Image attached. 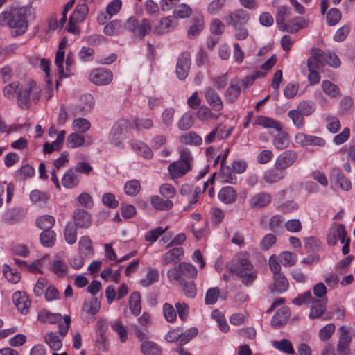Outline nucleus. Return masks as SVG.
I'll return each instance as SVG.
<instances>
[{
    "label": "nucleus",
    "mask_w": 355,
    "mask_h": 355,
    "mask_svg": "<svg viewBox=\"0 0 355 355\" xmlns=\"http://www.w3.org/2000/svg\"><path fill=\"white\" fill-rule=\"evenodd\" d=\"M230 270L245 286H251L257 277V270L250 263L248 254L245 252H239L236 255Z\"/></svg>",
    "instance_id": "f257e3e1"
},
{
    "label": "nucleus",
    "mask_w": 355,
    "mask_h": 355,
    "mask_svg": "<svg viewBox=\"0 0 355 355\" xmlns=\"http://www.w3.org/2000/svg\"><path fill=\"white\" fill-rule=\"evenodd\" d=\"M31 8H20L12 11H4L0 14V25L8 26L12 29L13 36L23 35L28 28L26 14Z\"/></svg>",
    "instance_id": "f03ea898"
},
{
    "label": "nucleus",
    "mask_w": 355,
    "mask_h": 355,
    "mask_svg": "<svg viewBox=\"0 0 355 355\" xmlns=\"http://www.w3.org/2000/svg\"><path fill=\"white\" fill-rule=\"evenodd\" d=\"M41 96V90L35 81L31 80L26 84L21 85L17 92V104L22 109H27L31 101L37 102Z\"/></svg>",
    "instance_id": "7ed1b4c3"
},
{
    "label": "nucleus",
    "mask_w": 355,
    "mask_h": 355,
    "mask_svg": "<svg viewBox=\"0 0 355 355\" xmlns=\"http://www.w3.org/2000/svg\"><path fill=\"white\" fill-rule=\"evenodd\" d=\"M197 273L194 266L187 262H180L178 266L168 270L166 275L169 282L182 284L186 279L195 277Z\"/></svg>",
    "instance_id": "20e7f679"
},
{
    "label": "nucleus",
    "mask_w": 355,
    "mask_h": 355,
    "mask_svg": "<svg viewBox=\"0 0 355 355\" xmlns=\"http://www.w3.org/2000/svg\"><path fill=\"white\" fill-rule=\"evenodd\" d=\"M71 319L69 315H65L64 322L59 324L58 332H50L45 335L44 341L53 351H58L62 346V340L68 333L70 327Z\"/></svg>",
    "instance_id": "39448f33"
},
{
    "label": "nucleus",
    "mask_w": 355,
    "mask_h": 355,
    "mask_svg": "<svg viewBox=\"0 0 355 355\" xmlns=\"http://www.w3.org/2000/svg\"><path fill=\"white\" fill-rule=\"evenodd\" d=\"M291 10L288 6H279L277 9L275 19L279 28L282 31H288L290 33H296L302 26L298 23L293 21L286 23V20L290 17Z\"/></svg>",
    "instance_id": "423d86ee"
},
{
    "label": "nucleus",
    "mask_w": 355,
    "mask_h": 355,
    "mask_svg": "<svg viewBox=\"0 0 355 355\" xmlns=\"http://www.w3.org/2000/svg\"><path fill=\"white\" fill-rule=\"evenodd\" d=\"M94 105V98L90 94H85L80 97L78 103L72 105L70 111L73 114L85 115L92 112Z\"/></svg>",
    "instance_id": "0eeeda50"
},
{
    "label": "nucleus",
    "mask_w": 355,
    "mask_h": 355,
    "mask_svg": "<svg viewBox=\"0 0 355 355\" xmlns=\"http://www.w3.org/2000/svg\"><path fill=\"white\" fill-rule=\"evenodd\" d=\"M89 78L96 85H107L112 81L113 73L106 68H97L92 70Z\"/></svg>",
    "instance_id": "6e6552de"
},
{
    "label": "nucleus",
    "mask_w": 355,
    "mask_h": 355,
    "mask_svg": "<svg viewBox=\"0 0 355 355\" xmlns=\"http://www.w3.org/2000/svg\"><path fill=\"white\" fill-rule=\"evenodd\" d=\"M224 19L227 25L237 27L245 25L250 19V15L245 10L239 8L230 12L224 17Z\"/></svg>",
    "instance_id": "1a4fd4ad"
},
{
    "label": "nucleus",
    "mask_w": 355,
    "mask_h": 355,
    "mask_svg": "<svg viewBox=\"0 0 355 355\" xmlns=\"http://www.w3.org/2000/svg\"><path fill=\"white\" fill-rule=\"evenodd\" d=\"M191 66V55L188 52L182 53L177 61L176 75L180 80H184L189 75Z\"/></svg>",
    "instance_id": "9d476101"
},
{
    "label": "nucleus",
    "mask_w": 355,
    "mask_h": 355,
    "mask_svg": "<svg viewBox=\"0 0 355 355\" xmlns=\"http://www.w3.org/2000/svg\"><path fill=\"white\" fill-rule=\"evenodd\" d=\"M297 154L292 150H287L280 153L275 162L276 166L283 171H286L297 160Z\"/></svg>",
    "instance_id": "9b49d317"
},
{
    "label": "nucleus",
    "mask_w": 355,
    "mask_h": 355,
    "mask_svg": "<svg viewBox=\"0 0 355 355\" xmlns=\"http://www.w3.org/2000/svg\"><path fill=\"white\" fill-rule=\"evenodd\" d=\"M295 141L297 144L302 147H323L326 144L325 140L322 137L314 135H306L302 132H300L295 135Z\"/></svg>",
    "instance_id": "f8f14e48"
},
{
    "label": "nucleus",
    "mask_w": 355,
    "mask_h": 355,
    "mask_svg": "<svg viewBox=\"0 0 355 355\" xmlns=\"http://www.w3.org/2000/svg\"><path fill=\"white\" fill-rule=\"evenodd\" d=\"M347 238L345 226L343 224H335L330 227L327 239L329 245H334L338 240H340L341 243H345Z\"/></svg>",
    "instance_id": "ddd939ff"
},
{
    "label": "nucleus",
    "mask_w": 355,
    "mask_h": 355,
    "mask_svg": "<svg viewBox=\"0 0 355 355\" xmlns=\"http://www.w3.org/2000/svg\"><path fill=\"white\" fill-rule=\"evenodd\" d=\"M101 307V303L97 297H94L89 302H85L82 307V317L87 323L94 321L96 315Z\"/></svg>",
    "instance_id": "4468645a"
},
{
    "label": "nucleus",
    "mask_w": 355,
    "mask_h": 355,
    "mask_svg": "<svg viewBox=\"0 0 355 355\" xmlns=\"http://www.w3.org/2000/svg\"><path fill=\"white\" fill-rule=\"evenodd\" d=\"M340 333L337 351L340 355H348L349 354V344L351 343V336L349 330L345 327L339 328Z\"/></svg>",
    "instance_id": "2eb2a0df"
},
{
    "label": "nucleus",
    "mask_w": 355,
    "mask_h": 355,
    "mask_svg": "<svg viewBox=\"0 0 355 355\" xmlns=\"http://www.w3.org/2000/svg\"><path fill=\"white\" fill-rule=\"evenodd\" d=\"M178 21L174 16L163 17L160 19L159 24L155 26L153 33L156 35H162L173 31Z\"/></svg>",
    "instance_id": "dca6fc26"
},
{
    "label": "nucleus",
    "mask_w": 355,
    "mask_h": 355,
    "mask_svg": "<svg viewBox=\"0 0 355 355\" xmlns=\"http://www.w3.org/2000/svg\"><path fill=\"white\" fill-rule=\"evenodd\" d=\"M67 44V40L66 38H63L59 44L58 50L56 52L55 64L58 67V73L60 78H65L68 76V74L64 73V70L63 67V62L64 60V49L66 48Z\"/></svg>",
    "instance_id": "f3484780"
},
{
    "label": "nucleus",
    "mask_w": 355,
    "mask_h": 355,
    "mask_svg": "<svg viewBox=\"0 0 355 355\" xmlns=\"http://www.w3.org/2000/svg\"><path fill=\"white\" fill-rule=\"evenodd\" d=\"M12 300L18 311L21 313L26 314L28 312L31 301L25 293L20 291L14 293Z\"/></svg>",
    "instance_id": "a211bd4d"
},
{
    "label": "nucleus",
    "mask_w": 355,
    "mask_h": 355,
    "mask_svg": "<svg viewBox=\"0 0 355 355\" xmlns=\"http://www.w3.org/2000/svg\"><path fill=\"white\" fill-rule=\"evenodd\" d=\"M205 96L207 103L214 110L218 112L223 110V101L218 94L212 88L207 87L205 89Z\"/></svg>",
    "instance_id": "6ab92c4d"
},
{
    "label": "nucleus",
    "mask_w": 355,
    "mask_h": 355,
    "mask_svg": "<svg viewBox=\"0 0 355 355\" xmlns=\"http://www.w3.org/2000/svg\"><path fill=\"white\" fill-rule=\"evenodd\" d=\"M323 51L319 49H314L311 51V56L307 60V67L320 71L325 65Z\"/></svg>",
    "instance_id": "aec40b11"
},
{
    "label": "nucleus",
    "mask_w": 355,
    "mask_h": 355,
    "mask_svg": "<svg viewBox=\"0 0 355 355\" xmlns=\"http://www.w3.org/2000/svg\"><path fill=\"white\" fill-rule=\"evenodd\" d=\"M184 250L182 247L174 248L162 257V263L163 266H167L171 263H175L182 259Z\"/></svg>",
    "instance_id": "412c9836"
},
{
    "label": "nucleus",
    "mask_w": 355,
    "mask_h": 355,
    "mask_svg": "<svg viewBox=\"0 0 355 355\" xmlns=\"http://www.w3.org/2000/svg\"><path fill=\"white\" fill-rule=\"evenodd\" d=\"M291 315L290 310L288 306H282L273 315L271 320V324L275 328L284 326L288 321Z\"/></svg>",
    "instance_id": "4be33fe9"
},
{
    "label": "nucleus",
    "mask_w": 355,
    "mask_h": 355,
    "mask_svg": "<svg viewBox=\"0 0 355 355\" xmlns=\"http://www.w3.org/2000/svg\"><path fill=\"white\" fill-rule=\"evenodd\" d=\"M286 171L280 169L274 164V167L264 173L263 178L268 184H273L279 182L286 176Z\"/></svg>",
    "instance_id": "5701e85b"
},
{
    "label": "nucleus",
    "mask_w": 355,
    "mask_h": 355,
    "mask_svg": "<svg viewBox=\"0 0 355 355\" xmlns=\"http://www.w3.org/2000/svg\"><path fill=\"white\" fill-rule=\"evenodd\" d=\"M168 172L173 179L179 178L191 170V167L184 165L181 162L176 161L168 166Z\"/></svg>",
    "instance_id": "b1692460"
},
{
    "label": "nucleus",
    "mask_w": 355,
    "mask_h": 355,
    "mask_svg": "<svg viewBox=\"0 0 355 355\" xmlns=\"http://www.w3.org/2000/svg\"><path fill=\"white\" fill-rule=\"evenodd\" d=\"M271 202V196L268 193H259L254 195L250 200V206L252 208H262Z\"/></svg>",
    "instance_id": "393cba45"
},
{
    "label": "nucleus",
    "mask_w": 355,
    "mask_h": 355,
    "mask_svg": "<svg viewBox=\"0 0 355 355\" xmlns=\"http://www.w3.org/2000/svg\"><path fill=\"white\" fill-rule=\"evenodd\" d=\"M73 219L75 225L80 228H88L91 225L90 215L83 209H77L74 211Z\"/></svg>",
    "instance_id": "a878e982"
},
{
    "label": "nucleus",
    "mask_w": 355,
    "mask_h": 355,
    "mask_svg": "<svg viewBox=\"0 0 355 355\" xmlns=\"http://www.w3.org/2000/svg\"><path fill=\"white\" fill-rule=\"evenodd\" d=\"M79 183V177L73 168L69 169L62 178V186L67 189L75 188Z\"/></svg>",
    "instance_id": "bb28decb"
},
{
    "label": "nucleus",
    "mask_w": 355,
    "mask_h": 355,
    "mask_svg": "<svg viewBox=\"0 0 355 355\" xmlns=\"http://www.w3.org/2000/svg\"><path fill=\"white\" fill-rule=\"evenodd\" d=\"M331 180L338 182L340 188L345 191H349L352 187L349 180L338 168H334L331 171Z\"/></svg>",
    "instance_id": "cd10ccee"
},
{
    "label": "nucleus",
    "mask_w": 355,
    "mask_h": 355,
    "mask_svg": "<svg viewBox=\"0 0 355 355\" xmlns=\"http://www.w3.org/2000/svg\"><path fill=\"white\" fill-rule=\"evenodd\" d=\"M327 299L315 300L313 299L311 302L313 304L311 309L309 318H316L321 316L326 310Z\"/></svg>",
    "instance_id": "c85d7f7f"
},
{
    "label": "nucleus",
    "mask_w": 355,
    "mask_h": 355,
    "mask_svg": "<svg viewBox=\"0 0 355 355\" xmlns=\"http://www.w3.org/2000/svg\"><path fill=\"white\" fill-rule=\"evenodd\" d=\"M124 30L123 24L119 20H113L108 23L103 29V32L108 36L120 35Z\"/></svg>",
    "instance_id": "c756f323"
},
{
    "label": "nucleus",
    "mask_w": 355,
    "mask_h": 355,
    "mask_svg": "<svg viewBox=\"0 0 355 355\" xmlns=\"http://www.w3.org/2000/svg\"><path fill=\"white\" fill-rule=\"evenodd\" d=\"M88 13V7L85 3L77 5L69 17V23L83 21Z\"/></svg>",
    "instance_id": "7c9ffc66"
},
{
    "label": "nucleus",
    "mask_w": 355,
    "mask_h": 355,
    "mask_svg": "<svg viewBox=\"0 0 355 355\" xmlns=\"http://www.w3.org/2000/svg\"><path fill=\"white\" fill-rule=\"evenodd\" d=\"M219 178L223 182L235 184L237 178L234 171L229 166H220Z\"/></svg>",
    "instance_id": "2f4dec72"
},
{
    "label": "nucleus",
    "mask_w": 355,
    "mask_h": 355,
    "mask_svg": "<svg viewBox=\"0 0 355 355\" xmlns=\"http://www.w3.org/2000/svg\"><path fill=\"white\" fill-rule=\"evenodd\" d=\"M180 141L185 145L200 146L202 144V137L195 132H189L181 135Z\"/></svg>",
    "instance_id": "473e14b6"
},
{
    "label": "nucleus",
    "mask_w": 355,
    "mask_h": 355,
    "mask_svg": "<svg viewBox=\"0 0 355 355\" xmlns=\"http://www.w3.org/2000/svg\"><path fill=\"white\" fill-rule=\"evenodd\" d=\"M204 19L202 16L193 18V24L188 30L187 35L189 39L195 38L204 28Z\"/></svg>",
    "instance_id": "72a5a7b5"
},
{
    "label": "nucleus",
    "mask_w": 355,
    "mask_h": 355,
    "mask_svg": "<svg viewBox=\"0 0 355 355\" xmlns=\"http://www.w3.org/2000/svg\"><path fill=\"white\" fill-rule=\"evenodd\" d=\"M150 204L156 209L158 210H169L173 203L171 200H164L159 196H153L150 198Z\"/></svg>",
    "instance_id": "f704fd0d"
},
{
    "label": "nucleus",
    "mask_w": 355,
    "mask_h": 355,
    "mask_svg": "<svg viewBox=\"0 0 355 355\" xmlns=\"http://www.w3.org/2000/svg\"><path fill=\"white\" fill-rule=\"evenodd\" d=\"M218 198L224 203H232L236 199V191L232 187H225L220 190Z\"/></svg>",
    "instance_id": "c9c22d12"
},
{
    "label": "nucleus",
    "mask_w": 355,
    "mask_h": 355,
    "mask_svg": "<svg viewBox=\"0 0 355 355\" xmlns=\"http://www.w3.org/2000/svg\"><path fill=\"white\" fill-rule=\"evenodd\" d=\"M277 134L275 136L272 141L273 145L278 150L286 148L290 144L288 135L285 132L277 130Z\"/></svg>",
    "instance_id": "e433bc0d"
},
{
    "label": "nucleus",
    "mask_w": 355,
    "mask_h": 355,
    "mask_svg": "<svg viewBox=\"0 0 355 355\" xmlns=\"http://www.w3.org/2000/svg\"><path fill=\"white\" fill-rule=\"evenodd\" d=\"M132 149L139 155L146 159H150L153 157L151 149L141 141H133L131 143Z\"/></svg>",
    "instance_id": "4c0bfd02"
},
{
    "label": "nucleus",
    "mask_w": 355,
    "mask_h": 355,
    "mask_svg": "<svg viewBox=\"0 0 355 355\" xmlns=\"http://www.w3.org/2000/svg\"><path fill=\"white\" fill-rule=\"evenodd\" d=\"M129 306L135 315H138L141 310V295L139 292H133L129 299Z\"/></svg>",
    "instance_id": "58836bf2"
},
{
    "label": "nucleus",
    "mask_w": 355,
    "mask_h": 355,
    "mask_svg": "<svg viewBox=\"0 0 355 355\" xmlns=\"http://www.w3.org/2000/svg\"><path fill=\"white\" fill-rule=\"evenodd\" d=\"M151 28L150 21L147 19H143L141 22H138L136 31L133 34L139 38H143L150 33Z\"/></svg>",
    "instance_id": "ea45409f"
},
{
    "label": "nucleus",
    "mask_w": 355,
    "mask_h": 355,
    "mask_svg": "<svg viewBox=\"0 0 355 355\" xmlns=\"http://www.w3.org/2000/svg\"><path fill=\"white\" fill-rule=\"evenodd\" d=\"M24 216L23 211L19 209L8 210L3 216L2 220L6 223H13L20 220Z\"/></svg>",
    "instance_id": "a19ab883"
},
{
    "label": "nucleus",
    "mask_w": 355,
    "mask_h": 355,
    "mask_svg": "<svg viewBox=\"0 0 355 355\" xmlns=\"http://www.w3.org/2000/svg\"><path fill=\"white\" fill-rule=\"evenodd\" d=\"M79 250L81 254L85 256H90L93 254L94 250L92 248V242L88 236H83L79 240Z\"/></svg>",
    "instance_id": "79ce46f5"
},
{
    "label": "nucleus",
    "mask_w": 355,
    "mask_h": 355,
    "mask_svg": "<svg viewBox=\"0 0 355 355\" xmlns=\"http://www.w3.org/2000/svg\"><path fill=\"white\" fill-rule=\"evenodd\" d=\"M62 315L60 313H51L48 311L43 310L38 314V320L41 322H49L54 324L62 320Z\"/></svg>",
    "instance_id": "37998d69"
},
{
    "label": "nucleus",
    "mask_w": 355,
    "mask_h": 355,
    "mask_svg": "<svg viewBox=\"0 0 355 355\" xmlns=\"http://www.w3.org/2000/svg\"><path fill=\"white\" fill-rule=\"evenodd\" d=\"M273 281L274 288L278 293H284L288 290L289 284L282 273L273 276Z\"/></svg>",
    "instance_id": "c03bdc74"
},
{
    "label": "nucleus",
    "mask_w": 355,
    "mask_h": 355,
    "mask_svg": "<svg viewBox=\"0 0 355 355\" xmlns=\"http://www.w3.org/2000/svg\"><path fill=\"white\" fill-rule=\"evenodd\" d=\"M40 240L43 246L52 247L55 242V233L51 230H44L40 234Z\"/></svg>",
    "instance_id": "a18cd8bd"
},
{
    "label": "nucleus",
    "mask_w": 355,
    "mask_h": 355,
    "mask_svg": "<svg viewBox=\"0 0 355 355\" xmlns=\"http://www.w3.org/2000/svg\"><path fill=\"white\" fill-rule=\"evenodd\" d=\"M159 272L157 269L150 268L148 269L146 277L142 279L140 283L143 286L148 287L157 282L159 279Z\"/></svg>",
    "instance_id": "49530a36"
},
{
    "label": "nucleus",
    "mask_w": 355,
    "mask_h": 355,
    "mask_svg": "<svg viewBox=\"0 0 355 355\" xmlns=\"http://www.w3.org/2000/svg\"><path fill=\"white\" fill-rule=\"evenodd\" d=\"M272 345L277 350L289 354H294L295 351L292 343L287 339H282L280 341H272Z\"/></svg>",
    "instance_id": "de8ad7c7"
},
{
    "label": "nucleus",
    "mask_w": 355,
    "mask_h": 355,
    "mask_svg": "<svg viewBox=\"0 0 355 355\" xmlns=\"http://www.w3.org/2000/svg\"><path fill=\"white\" fill-rule=\"evenodd\" d=\"M141 351L144 355H160L161 350L153 342L146 341L141 344Z\"/></svg>",
    "instance_id": "09e8293b"
},
{
    "label": "nucleus",
    "mask_w": 355,
    "mask_h": 355,
    "mask_svg": "<svg viewBox=\"0 0 355 355\" xmlns=\"http://www.w3.org/2000/svg\"><path fill=\"white\" fill-rule=\"evenodd\" d=\"M198 329L196 327H191L187 329L184 332L181 334L177 333L178 336L176 340L182 345H184L193 339L198 334Z\"/></svg>",
    "instance_id": "8fccbe9b"
},
{
    "label": "nucleus",
    "mask_w": 355,
    "mask_h": 355,
    "mask_svg": "<svg viewBox=\"0 0 355 355\" xmlns=\"http://www.w3.org/2000/svg\"><path fill=\"white\" fill-rule=\"evenodd\" d=\"M278 259L282 266H292L296 263L297 257L295 254L291 252L284 251L279 254Z\"/></svg>",
    "instance_id": "3c124183"
},
{
    "label": "nucleus",
    "mask_w": 355,
    "mask_h": 355,
    "mask_svg": "<svg viewBox=\"0 0 355 355\" xmlns=\"http://www.w3.org/2000/svg\"><path fill=\"white\" fill-rule=\"evenodd\" d=\"M256 123L264 128H272L276 130H282V126L277 121L268 117L262 116H258Z\"/></svg>",
    "instance_id": "603ef678"
},
{
    "label": "nucleus",
    "mask_w": 355,
    "mask_h": 355,
    "mask_svg": "<svg viewBox=\"0 0 355 355\" xmlns=\"http://www.w3.org/2000/svg\"><path fill=\"white\" fill-rule=\"evenodd\" d=\"M321 86L322 91L331 97H336L340 95L338 87L328 80H323Z\"/></svg>",
    "instance_id": "864d4df0"
},
{
    "label": "nucleus",
    "mask_w": 355,
    "mask_h": 355,
    "mask_svg": "<svg viewBox=\"0 0 355 355\" xmlns=\"http://www.w3.org/2000/svg\"><path fill=\"white\" fill-rule=\"evenodd\" d=\"M64 236L66 242L72 245L76 243L77 239L76 227L71 223H68L64 229Z\"/></svg>",
    "instance_id": "5fc2aeb1"
},
{
    "label": "nucleus",
    "mask_w": 355,
    "mask_h": 355,
    "mask_svg": "<svg viewBox=\"0 0 355 355\" xmlns=\"http://www.w3.org/2000/svg\"><path fill=\"white\" fill-rule=\"evenodd\" d=\"M184 295L189 298H194L197 294V288L193 281L184 282L180 284Z\"/></svg>",
    "instance_id": "6e6d98bb"
},
{
    "label": "nucleus",
    "mask_w": 355,
    "mask_h": 355,
    "mask_svg": "<svg viewBox=\"0 0 355 355\" xmlns=\"http://www.w3.org/2000/svg\"><path fill=\"white\" fill-rule=\"evenodd\" d=\"M341 16V12L338 8H331L327 13V24L329 26H335L340 21Z\"/></svg>",
    "instance_id": "4d7b16f0"
},
{
    "label": "nucleus",
    "mask_w": 355,
    "mask_h": 355,
    "mask_svg": "<svg viewBox=\"0 0 355 355\" xmlns=\"http://www.w3.org/2000/svg\"><path fill=\"white\" fill-rule=\"evenodd\" d=\"M55 218L54 217L45 215L40 217L37 220V225L42 230H51L53 225H55Z\"/></svg>",
    "instance_id": "13d9d810"
},
{
    "label": "nucleus",
    "mask_w": 355,
    "mask_h": 355,
    "mask_svg": "<svg viewBox=\"0 0 355 355\" xmlns=\"http://www.w3.org/2000/svg\"><path fill=\"white\" fill-rule=\"evenodd\" d=\"M191 13V8L186 3H182L175 8L173 12V16L175 19H176V17L184 19L189 17Z\"/></svg>",
    "instance_id": "bf43d9fd"
},
{
    "label": "nucleus",
    "mask_w": 355,
    "mask_h": 355,
    "mask_svg": "<svg viewBox=\"0 0 355 355\" xmlns=\"http://www.w3.org/2000/svg\"><path fill=\"white\" fill-rule=\"evenodd\" d=\"M194 123V119L191 114H184L178 123L180 130L185 131L189 130Z\"/></svg>",
    "instance_id": "052dcab7"
},
{
    "label": "nucleus",
    "mask_w": 355,
    "mask_h": 355,
    "mask_svg": "<svg viewBox=\"0 0 355 355\" xmlns=\"http://www.w3.org/2000/svg\"><path fill=\"white\" fill-rule=\"evenodd\" d=\"M72 126L74 130L85 132L90 128L89 121L85 118H78L73 120Z\"/></svg>",
    "instance_id": "680f3d73"
},
{
    "label": "nucleus",
    "mask_w": 355,
    "mask_h": 355,
    "mask_svg": "<svg viewBox=\"0 0 355 355\" xmlns=\"http://www.w3.org/2000/svg\"><path fill=\"white\" fill-rule=\"evenodd\" d=\"M288 116L291 119L293 125L298 129H300L304 125V114L300 112L297 110H290Z\"/></svg>",
    "instance_id": "e2e57ef3"
},
{
    "label": "nucleus",
    "mask_w": 355,
    "mask_h": 355,
    "mask_svg": "<svg viewBox=\"0 0 355 355\" xmlns=\"http://www.w3.org/2000/svg\"><path fill=\"white\" fill-rule=\"evenodd\" d=\"M240 92V87L238 85L231 83L225 92V96L226 101L230 103L234 101L239 96Z\"/></svg>",
    "instance_id": "0e129e2a"
},
{
    "label": "nucleus",
    "mask_w": 355,
    "mask_h": 355,
    "mask_svg": "<svg viewBox=\"0 0 355 355\" xmlns=\"http://www.w3.org/2000/svg\"><path fill=\"white\" fill-rule=\"evenodd\" d=\"M3 273L5 277L13 284L17 283L21 279L19 272L11 269L8 265L3 266Z\"/></svg>",
    "instance_id": "69168bd1"
},
{
    "label": "nucleus",
    "mask_w": 355,
    "mask_h": 355,
    "mask_svg": "<svg viewBox=\"0 0 355 355\" xmlns=\"http://www.w3.org/2000/svg\"><path fill=\"white\" fill-rule=\"evenodd\" d=\"M125 193L130 196H135L140 191V183L136 180L128 181L124 186Z\"/></svg>",
    "instance_id": "338daca9"
},
{
    "label": "nucleus",
    "mask_w": 355,
    "mask_h": 355,
    "mask_svg": "<svg viewBox=\"0 0 355 355\" xmlns=\"http://www.w3.org/2000/svg\"><path fill=\"white\" fill-rule=\"evenodd\" d=\"M20 85L18 82H12L3 89V94L8 99H14L17 95Z\"/></svg>",
    "instance_id": "774afa93"
}]
</instances>
